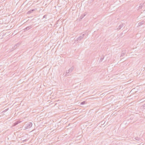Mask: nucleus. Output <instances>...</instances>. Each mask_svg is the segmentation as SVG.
Masks as SVG:
<instances>
[{"label": "nucleus", "mask_w": 145, "mask_h": 145, "mask_svg": "<svg viewBox=\"0 0 145 145\" xmlns=\"http://www.w3.org/2000/svg\"><path fill=\"white\" fill-rule=\"evenodd\" d=\"M86 35V33H81L79 37L77 39V41L81 40L84 37V35Z\"/></svg>", "instance_id": "f257e3e1"}, {"label": "nucleus", "mask_w": 145, "mask_h": 145, "mask_svg": "<svg viewBox=\"0 0 145 145\" xmlns=\"http://www.w3.org/2000/svg\"><path fill=\"white\" fill-rule=\"evenodd\" d=\"M123 26H125V24H123H123H121L119 26H118V28H117V29L118 30H120V29H121L123 27Z\"/></svg>", "instance_id": "f03ea898"}, {"label": "nucleus", "mask_w": 145, "mask_h": 145, "mask_svg": "<svg viewBox=\"0 0 145 145\" xmlns=\"http://www.w3.org/2000/svg\"><path fill=\"white\" fill-rule=\"evenodd\" d=\"M126 51L125 50H123L122 52L120 57H123L125 54H126Z\"/></svg>", "instance_id": "7ed1b4c3"}, {"label": "nucleus", "mask_w": 145, "mask_h": 145, "mask_svg": "<svg viewBox=\"0 0 145 145\" xmlns=\"http://www.w3.org/2000/svg\"><path fill=\"white\" fill-rule=\"evenodd\" d=\"M32 125V123L31 122H29L27 126V128H26L28 129V128H30L31 127Z\"/></svg>", "instance_id": "20e7f679"}, {"label": "nucleus", "mask_w": 145, "mask_h": 145, "mask_svg": "<svg viewBox=\"0 0 145 145\" xmlns=\"http://www.w3.org/2000/svg\"><path fill=\"white\" fill-rule=\"evenodd\" d=\"M74 69V67L73 66H72V67H71L68 71V72L71 73L73 71Z\"/></svg>", "instance_id": "39448f33"}, {"label": "nucleus", "mask_w": 145, "mask_h": 145, "mask_svg": "<svg viewBox=\"0 0 145 145\" xmlns=\"http://www.w3.org/2000/svg\"><path fill=\"white\" fill-rule=\"evenodd\" d=\"M31 27H32L31 26H27L24 29V31H25L26 30H28L30 29H31Z\"/></svg>", "instance_id": "423d86ee"}, {"label": "nucleus", "mask_w": 145, "mask_h": 145, "mask_svg": "<svg viewBox=\"0 0 145 145\" xmlns=\"http://www.w3.org/2000/svg\"><path fill=\"white\" fill-rule=\"evenodd\" d=\"M145 22V21L143 20L140 22L138 24V26H140L142 25Z\"/></svg>", "instance_id": "0eeeda50"}, {"label": "nucleus", "mask_w": 145, "mask_h": 145, "mask_svg": "<svg viewBox=\"0 0 145 145\" xmlns=\"http://www.w3.org/2000/svg\"><path fill=\"white\" fill-rule=\"evenodd\" d=\"M86 15V14L85 13L84 14H82V15L80 18V20H81Z\"/></svg>", "instance_id": "6e6552de"}, {"label": "nucleus", "mask_w": 145, "mask_h": 145, "mask_svg": "<svg viewBox=\"0 0 145 145\" xmlns=\"http://www.w3.org/2000/svg\"><path fill=\"white\" fill-rule=\"evenodd\" d=\"M35 10V9H32L31 10H30L29 11L27 12V14H30L32 12L34 11Z\"/></svg>", "instance_id": "1a4fd4ad"}, {"label": "nucleus", "mask_w": 145, "mask_h": 145, "mask_svg": "<svg viewBox=\"0 0 145 145\" xmlns=\"http://www.w3.org/2000/svg\"><path fill=\"white\" fill-rule=\"evenodd\" d=\"M20 122V121H17L14 123L13 126H15L16 125L18 124V123H19Z\"/></svg>", "instance_id": "9d476101"}, {"label": "nucleus", "mask_w": 145, "mask_h": 145, "mask_svg": "<svg viewBox=\"0 0 145 145\" xmlns=\"http://www.w3.org/2000/svg\"><path fill=\"white\" fill-rule=\"evenodd\" d=\"M20 44V43H18L16 44H15V45H14V48H14V49L16 48L17 46H19Z\"/></svg>", "instance_id": "9b49d317"}, {"label": "nucleus", "mask_w": 145, "mask_h": 145, "mask_svg": "<svg viewBox=\"0 0 145 145\" xmlns=\"http://www.w3.org/2000/svg\"><path fill=\"white\" fill-rule=\"evenodd\" d=\"M70 73V72H68V71H66V74H65V75H64V74H63V75H64V76H68L69 75V74H68V73Z\"/></svg>", "instance_id": "f8f14e48"}, {"label": "nucleus", "mask_w": 145, "mask_h": 145, "mask_svg": "<svg viewBox=\"0 0 145 145\" xmlns=\"http://www.w3.org/2000/svg\"><path fill=\"white\" fill-rule=\"evenodd\" d=\"M104 56H101V57L100 59L99 60V62H102L103 60L104 59Z\"/></svg>", "instance_id": "ddd939ff"}, {"label": "nucleus", "mask_w": 145, "mask_h": 145, "mask_svg": "<svg viewBox=\"0 0 145 145\" xmlns=\"http://www.w3.org/2000/svg\"><path fill=\"white\" fill-rule=\"evenodd\" d=\"M143 4H140V6H139V8L140 9H141L143 5Z\"/></svg>", "instance_id": "4468645a"}, {"label": "nucleus", "mask_w": 145, "mask_h": 145, "mask_svg": "<svg viewBox=\"0 0 145 145\" xmlns=\"http://www.w3.org/2000/svg\"><path fill=\"white\" fill-rule=\"evenodd\" d=\"M85 102H86L85 101H83L81 103L80 105H83L85 104Z\"/></svg>", "instance_id": "2eb2a0df"}, {"label": "nucleus", "mask_w": 145, "mask_h": 145, "mask_svg": "<svg viewBox=\"0 0 145 145\" xmlns=\"http://www.w3.org/2000/svg\"><path fill=\"white\" fill-rule=\"evenodd\" d=\"M135 139L137 140H139V138H138V137H137L135 138Z\"/></svg>", "instance_id": "dca6fc26"}, {"label": "nucleus", "mask_w": 145, "mask_h": 145, "mask_svg": "<svg viewBox=\"0 0 145 145\" xmlns=\"http://www.w3.org/2000/svg\"><path fill=\"white\" fill-rule=\"evenodd\" d=\"M8 108L6 109H5V110H4L3 112H6L8 110Z\"/></svg>", "instance_id": "f3484780"}, {"label": "nucleus", "mask_w": 145, "mask_h": 145, "mask_svg": "<svg viewBox=\"0 0 145 145\" xmlns=\"http://www.w3.org/2000/svg\"><path fill=\"white\" fill-rule=\"evenodd\" d=\"M46 16H47L46 15H44V16L43 17V18H46Z\"/></svg>", "instance_id": "a211bd4d"}, {"label": "nucleus", "mask_w": 145, "mask_h": 145, "mask_svg": "<svg viewBox=\"0 0 145 145\" xmlns=\"http://www.w3.org/2000/svg\"><path fill=\"white\" fill-rule=\"evenodd\" d=\"M143 107L145 108V104L143 105Z\"/></svg>", "instance_id": "6ab92c4d"}, {"label": "nucleus", "mask_w": 145, "mask_h": 145, "mask_svg": "<svg viewBox=\"0 0 145 145\" xmlns=\"http://www.w3.org/2000/svg\"><path fill=\"white\" fill-rule=\"evenodd\" d=\"M27 140V139H26L25 140V141Z\"/></svg>", "instance_id": "aec40b11"}]
</instances>
